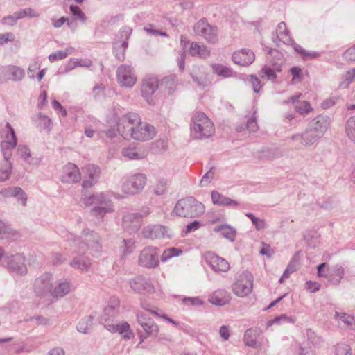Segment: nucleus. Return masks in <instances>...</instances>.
I'll use <instances>...</instances> for the list:
<instances>
[{
	"mask_svg": "<svg viewBox=\"0 0 355 355\" xmlns=\"http://www.w3.org/2000/svg\"><path fill=\"white\" fill-rule=\"evenodd\" d=\"M118 131L124 137L138 141H147L156 134L155 127L141 121L137 114H128L122 116L118 123Z\"/></svg>",
	"mask_w": 355,
	"mask_h": 355,
	"instance_id": "obj_1",
	"label": "nucleus"
},
{
	"mask_svg": "<svg viewBox=\"0 0 355 355\" xmlns=\"http://www.w3.org/2000/svg\"><path fill=\"white\" fill-rule=\"evenodd\" d=\"M119 302L118 300L110 301L104 309L101 318V322L105 328L112 333H119L125 340H129L132 334L129 324L126 322L114 323L113 320L118 315Z\"/></svg>",
	"mask_w": 355,
	"mask_h": 355,
	"instance_id": "obj_2",
	"label": "nucleus"
},
{
	"mask_svg": "<svg viewBox=\"0 0 355 355\" xmlns=\"http://www.w3.org/2000/svg\"><path fill=\"white\" fill-rule=\"evenodd\" d=\"M174 213L183 217H198L205 211V207L202 203L190 197L180 200L175 206Z\"/></svg>",
	"mask_w": 355,
	"mask_h": 355,
	"instance_id": "obj_3",
	"label": "nucleus"
},
{
	"mask_svg": "<svg viewBox=\"0 0 355 355\" xmlns=\"http://www.w3.org/2000/svg\"><path fill=\"white\" fill-rule=\"evenodd\" d=\"M191 131L197 139L209 137L214 133V125L204 113L198 112L193 119Z\"/></svg>",
	"mask_w": 355,
	"mask_h": 355,
	"instance_id": "obj_4",
	"label": "nucleus"
},
{
	"mask_svg": "<svg viewBox=\"0 0 355 355\" xmlns=\"http://www.w3.org/2000/svg\"><path fill=\"white\" fill-rule=\"evenodd\" d=\"M254 277L249 272H243L239 275L232 284V291L238 297L248 295L252 291Z\"/></svg>",
	"mask_w": 355,
	"mask_h": 355,
	"instance_id": "obj_5",
	"label": "nucleus"
},
{
	"mask_svg": "<svg viewBox=\"0 0 355 355\" xmlns=\"http://www.w3.org/2000/svg\"><path fill=\"white\" fill-rule=\"evenodd\" d=\"M137 322L142 327L145 334H139L140 343L149 336H157L159 332L157 324L146 313L142 311L137 312Z\"/></svg>",
	"mask_w": 355,
	"mask_h": 355,
	"instance_id": "obj_6",
	"label": "nucleus"
},
{
	"mask_svg": "<svg viewBox=\"0 0 355 355\" xmlns=\"http://www.w3.org/2000/svg\"><path fill=\"white\" fill-rule=\"evenodd\" d=\"M159 250L153 246L144 248L139 257V264L146 268H155L158 266L159 260Z\"/></svg>",
	"mask_w": 355,
	"mask_h": 355,
	"instance_id": "obj_7",
	"label": "nucleus"
},
{
	"mask_svg": "<svg viewBox=\"0 0 355 355\" xmlns=\"http://www.w3.org/2000/svg\"><path fill=\"white\" fill-rule=\"evenodd\" d=\"M195 33L208 42L216 43L218 41V31L214 26L209 25L206 20L200 19L193 26Z\"/></svg>",
	"mask_w": 355,
	"mask_h": 355,
	"instance_id": "obj_8",
	"label": "nucleus"
},
{
	"mask_svg": "<svg viewBox=\"0 0 355 355\" xmlns=\"http://www.w3.org/2000/svg\"><path fill=\"white\" fill-rule=\"evenodd\" d=\"M146 177L143 174H135L130 176L122 184L124 194H135L141 191L145 186Z\"/></svg>",
	"mask_w": 355,
	"mask_h": 355,
	"instance_id": "obj_9",
	"label": "nucleus"
},
{
	"mask_svg": "<svg viewBox=\"0 0 355 355\" xmlns=\"http://www.w3.org/2000/svg\"><path fill=\"white\" fill-rule=\"evenodd\" d=\"M53 275L49 272H44L35 280L34 290L38 295L52 294Z\"/></svg>",
	"mask_w": 355,
	"mask_h": 355,
	"instance_id": "obj_10",
	"label": "nucleus"
},
{
	"mask_svg": "<svg viewBox=\"0 0 355 355\" xmlns=\"http://www.w3.org/2000/svg\"><path fill=\"white\" fill-rule=\"evenodd\" d=\"M329 125L330 119L327 115L320 114L312 119V140L322 137Z\"/></svg>",
	"mask_w": 355,
	"mask_h": 355,
	"instance_id": "obj_11",
	"label": "nucleus"
},
{
	"mask_svg": "<svg viewBox=\"0 0 355 355\" xmlns=\"http://www.w3.org/2000/svg\"><path fill=\"white\" fill-rule=\"evenodd\" d=\"M129 286L137 293H153L155 291L151 281L142 276H137L130 279Z\"/></svg>",
	"mask_w": 355,
	"mask_h": 355,
	"instance_id": "obj_12",
	"label": "nucleus"
},
{
	"mask_svg": "<svg viewBox=\"0 0 355 355\" xmlns=\"http://www.w3.org/2000/svg\"><path fill=\"white\" fill-rule=\"evenodd\" d=\"M117 80L122 87H131L137 82V76L131 67L121 65L117 70Z\"/></svg>",
	"mask_w": 355,
	"mask_h": 355,
	"instance_id": "obj_13",
	"label": "nucleus"
},
{
	"mask_svg": "<svg viewBox=\"0 0 355 355\" xmlns=\"http://www.w3.org/2000/svg\"><path fill=\"white\" fill-rule=\"evenodd\" d=\"M8 269L17 275H26L27 268L25 264V257L21 254H16L6 258Z\"/></svg>",
	"mask_w": 355,
	"mask_h": 355,
	"instance_id": "obj_14",
	"label": "nucleus"
},
{
	"mask_svg": "<svg viewBox=\"0 0 355 355\" xmlns=\"http://www.w3.org/2000/svg\"><path fill=\"white\" fill-rule=\"evenodd\" d=\"M205 260L216 272H226L230 269L229 263L223 258L213 252L205 254Z\"/></svg>",
	"mask_w": 355,
	"mask_h": 355,
	"instance_id": "obj_15",
	"label": "nucleus"
},
{
	"mask_svg": "<svg viewBox=\"0 0 355 355\" xmlns=\"http://www.w3.org/2000/svg\"><path fill=\"white\" fill-rule=\"evenodd\" d=\"M3 141L1 147L3 150L13 149L17 146V137L13 128L9 123H7L1 132Z\"/></svg>",
	"mask_w": 355,
	"mask_h": 355,
	"instance_id": "obj_16",
	"label": "nucleus"
},
{
	"mask_svg": "<svg viewBox=\"0 0 355 355\" xmlns=\"http://www.w3.org/2000/svg\"><path fill=\"white\" fill-rule=\"evenodd\" d=\"M83 173L84 174L83 187L87 188L91 187L99 175V168L94 164H89L83 168Z\"/></svg>",
	"mask_w": 355,
	"mask_h": 355,
	"instance_id": "obj_17",
	"label": "nucleus"
},
{
	"mask_svg": "<svg viewBox=\"0 0 355 355\" xmlns=\"http://www.w3.org/2000/svg\"><path fill=\"white\" fill-rule=\"evenodd\" d=\"M232 60L239 65L247 66L254 62V54L249 50H240L234 53Z\"/></svg>",
	"mask_w": 355,
	"mask_h": 355,
	"instance_id": "obj_18",
	"label": "nucleus"
},
{
	"mask_svg": "<svg viewBox=\"0 0 355 355\" xmlns=\"http://www.w3.org/2000/svg\"><path fill=\"white\" fill-rule=\"evenodd\" d=\"M62 181L75 182L80 179V173L78 167L73 164H68L63 168Z\"/></svg>",
	"mask_w": 355,
	"mask_h": 355,
	"instance_id": "obj_19",
	"label": "nucleus"
},
{
	"mask_svg": "<svg viewBox=\"0 0 355 355\" xmlns=\"http://www.w3.org/2000/svg\"><path fill=\"white\" fill-rule=\"evenodd\" d=\"M230 294L224 289H218L209 297V302L217 306H224L229 303Z\"/></svg>",
	"mask_w": 355,
	"mask_h": 355,
	"instance_id": "obj_20",
	"label": "nucleus"
},
{
	"mask_svg": "<svg viewBox=\"0 0 355 355\" xmlns=\"http://www.w3.org/2000/svg\"><path fill=\"white\" fill-rule=\"evenodd\" d=\"M0 193L6 198L17 197L18 202L21 205H26L27 196L23 190L18 187L8 188L1 191Z\"/></svg>",
	"mask_w": 355,
	"mask_h": 355,
	"instance_id": "obj_21",
	"label": "nucleus"
},
{
	"mask_svg": "<svg viewBox=\"0 0 355 355\" xmlns=\"http://www.w3.org/2000/svg\"><path fill=\"white\" fill-rule=\"evenodd\" d=\"M158 88V80L156 77L148 76L144 79L141 92L146 98L151 96Z\"/></svg>",
	"mask_w": 355,
	"mask_h": 355,
	"instance_id": "obj_22",
	"label": "nucleus"
},
{
	"mask_svg": "<svg viewBox=\"0 0 355 355\" xmlns=\"http://www.w3.org/2000/svg\"><path fill=\"white\" fill-rule=\"evenodd\" d=\"M189 53L192 56H198L200 58H207L209 54V50L203 44H200L196 42H191L189 49Z\"/></svg>",
	"mask_w": 355,
	"mask_h": 355,
	"instance_id": "obj_23",
	"label": "nucleus"
},
{
	"mask_svg": "<svg viewBox=\"0 0 355 355\" xmlns=\"http://www.w3.org/2000/svg\"><path fill=\"white\" fill-rule=\"evenodd\" d=\"M70 264L76 269L80 270L82 271H87L92 263L87 257L85 256H79L74 257Z\"/></svg>",
	"mask_w": 355,
	"mask_h": 355,
	"instance_id": "obj_24",
	"label": "nucleus"
},
{
	"mask_svg": "<svg viewBox=\"0 0 355 355\" xmlns=\"http://www.w3.org/2000/svg\"><path fill=\"white\" fill-rule=\"evenodd\" d=\"M345 270L343 266H336L329 271L328 278L329 281L334 284H339L341 279L343 278Z\"/></svg>",
	"mask_w": 355,
	"mask_h": 355,
	"instance_id": "obj_25",
	"label": "nucleus"
},
{
	"mask_svg": "<svg viewBox=\"0 0 355 355\" xmlns=\"http://www.w3.org/2000/svg\"><path fill=\"white\" fill-rule=\"evenodd\" d=\"M214 231L220 232L221 236L227 239L228 241L233 242L236 236V231L228 225H220L214 227Z\"/></svg>",
	"mask_w": 355,
	"mask_h": 355,
	"instance_id": "obj_26",
	"label": "nucleus"
},
{
	"mask_svg": "<svg viewBox=\"0 0 355 355\" xmlns=\"http://www.w3.org/2000/svg\"><path fill=\"white\" fill-rule=\"evenodd\" d=\"M257 333L256 330L248 329L245 331L243 336V340L245 345L252 348H257L259 345L257 342Z\"/></svg>",
	"mask_w": 355,
	"mask_h": 355,
	"instance_id": "obj_27",
	"label": "nucleus"
},
{
	"mask_svg": "<svg viewBox=\"0 0 355 355\" xmlns=\"http://www.w3.org/2000/svg\"><path fill=\"white\" fill-rule=\"evenodd\" d=\"M335 317L339 323L342 322L350 329L355 328V319L352 315L343 312H336Z\"/></svg>",
	"mask_w": 355,
	"mask_h": 355,
	"instance_id": "obj_28",
	"label": "nucleus"
},
{
	"mask_svg": "<svg viewBox=\"0 0 355 355\" xmlns=\"http://www.w3.org/2000/svg\"><path fill=\"white\" fill-rule=\"evenodd\" d=\"M211 199L214 205H218L220 206L236 205V203L234 202L232 200L221 195L220 193L216 191H212Z\"/></svg>",
	"mask_w": 355,
	"mask_h": 355,
	"instance_id": "obj_29",
	"label": "nucleus"
},
{
	"mask_svg": "<svg viewBox=\"0 0 355 355\" xmlns=\"http://www.w3.org/2000/svg\"><path fill=\"white\" fill-rule=\"evenodd\" d=\"M70 290H71L70 283L67 281H64V282H60L57 285V286L53 290H52L51 295H53L54 297H61L64 296L67 293H69Z\"/></svg>",
	"mask_w": 355,
	"mask_h": 355,
	"instance_id": "obj_30",
	"label": "nucleus"
},
{
	"mask_svg": "<svg viewBox=\"0 0 355 355\" xmlns=\"http://www.w3.org/2000/svg\"><path fill=\"white\" fill-rule=\"evenodd\" d=\"M334 355H352L351 347L344 343H338L333 346Z\"/></svg>",
	"mask_w": 355,
	"mask_h": 355,
	"instance_id": "obj_31",
	"label": "nucleus"
},
{
	"mask_svg": "<svg viewBox=\"0 0 355 355\" xmlns=\"http://www.w3.org/2000/svg\"><path fill=\"white\" fill-rule=\"evenodd\" d=\"M277 35L280 41L284 43L290 41L289 32L284 22H280L277 28Z\"/></svg>",
	"mask_w": 355,
	"mask_h": 355,
	"instance_id": "obj_32",
	"label": "nucleus"
},
{
	"mask_svg": "<svg viewBox=\"0 0 355 355\" xmlns=\"http://www.w3.org/2000/svg\"><path fill=\"white\" fill-rule=\"evenodd\" d=\"M94 318L90 315L82 319L77 324V330L83 334H87L93 324Z\"/></svg>",
	"mask_w": 355,
	"mask_h": 355,
	"instance_id": "obj_33",
	"label": "nucleus"
},
{
	"mask_svg": "<svg viewBox=\"0 0 355 355\" xmlns=\"http://www.w3.org/2000/svg\"><path fill=\"white\" fill-rule=\"evenodd\" d=\"M124 156L128 157L130 159H139L146 157L144 151L141 152L140 150L136 148H126L123 152Z\"/></svg>",
	"mask_w": 355,
	"mask_h": 355,
	"instance_id": "obj_34",
	"label": "nucleus"
},
{
	"mask_svg": "<svg viewBox=\"0 0 355 355\" xmlns=\"http://www.w3.org/2000/svg\"><path fill=\"white\" fill-rule=\"evenodd\" d=\"M123 225L126 228H138L140 225V218L135 215H127L123 218Z\"/></svg>",
	"mask_w": 355,
	"mask_h": 355,
	"instance_id": "obj_35",
	"label": "nucleus"
},
{
	"mask_svg": "<svg viewBox=\"0 0 355 355\" xmlns=\"http://www.w3.org/2000/svg\"><path fill=\"white\" fill-rule=\"evenodd\" d=\"M12 170L11 163L8 157H5L2 168L0 171V180L5 181L8 179Z\"/></svg>",
	"mask_w": 355,
	"mask_h": 355,
	"instance_id": "obj_36",
	"label": "nucleus"
},
{
	"mask_svg": "<svg viewBox=\"0 0 355 355\" xmlns=\"http://www.w3.org/2000/svg\"><path fill=\"white\" fill-rule=\"evenodd\" d=\"M212 69L214 73L224 78L230 77L232 75V71L230 68L221 64H214Z\"/></svg>",
	"mask_w": 355,
	"mask_h": 355,
	"instance_id": "obj_37",
	"label": "nucleus"
},
{
	"mask_svg": "<svg viewBox=\"0 0 355 355\" xmlns=\"http://www.w3.org/2000/svg\"><path fill=\"white\" fill-rule=\"evenodd\" d=\"M72 48L61 50L51 53L49 56V60L53 62L59 60H63L67 57L68 55L72 53Z\"/></svg>",
	"mask_w": 355,
	"mask_h": 355,
	"instance_id": "obj_38",
	"label": "nucleus"
},
{
	"mask_svg": "<svg viewBox=\"0 0 355 355\" xmlns=\"http://www.w3.org/2000/svg\"><path fill=\"white\" fill-rule=\"evenodd\" d=\"M345 130L347 137L355 143V116L347 120Z\"/></svg>",
	"mask_w": 355,
	"mask_h": 355,
	"instance_id": "obj_39",
	"label": "nucleus"
},
{
	"mask_svg": "<svg viewBox=\"0 0 355 355\" xmlns=\"http://www.w3.org/2000/svg\"><path fill=\"white\" fill-rule=\"evenodd\" d=\"M182 253L180 249L176 248H170L164 250L161 257V261L165 262L173 257H178Z\"/></svg>",
	"mask_w": 355,
	"mask_h": 355,
	"instance_id": "obj_40",
	"label": "nucleus"
},
{
	"mask_svg": "<svg viewBox=\"0 0 355 355\" xmlns=\"http://www.w3.org/2000/svg\"><path fill=\"white\" fill-rule=\"evenodd\" d=\"M17 19H24L25 17H37L39 16L38 12L32 8H26L15 13Z\"/></svg>",
	"mask_w": 355,
	"mask_h": 355,
	"instance_id": "obj_41",
	"label": "nucleus"
},
{
	"mask_svg": "<svg viewBox=\"0 0 355 355\" xmlns=\"http://www.w3.org/2000/svg\"><path fill=\"white\" fill-rule=\"evenodd\" d=\"M17 19H24L25 17H37L39 16L38 12L32 8H26L15 13Z\"/></svg>",
	"mask_w": 355,
	"mask_h": 355,
	"instance_id": "obj_42",
	"label": "nucleus"
},
{
	"mask_svg": "<svg viewBox=\"0 0 355 355\" xmlns=\"http://www.w3.org/2000/svg\"><path fill=\"white\" fill-rule=\"evenodd\" d=\"M246 216L250 218L253 225L256 227L258 230H262L266 227V223L263 219L257 218L250 213L246 214Z\"/></svg>",
	"mask_w": 355,
	"mask_h": 355,
	"instance_id": "obj_43",
	"label": "nucleus"
},
{
	"mask_svg": "<svg viewBox=\"0 0 355 355\" xmlns=\"http://www.w3.org/2000/svg\"><path fill=\"white\" fill-rule=\"evenodd\" d=\"M293 82H300L303 79L304 73L298 67H293L290 69Z\"/></svg>",
	"mask_w": 355,
	"mask_h": 355,
	"instance_id": "obj_44",
	"label": "nucleus"
},
{
	"mask_svg": "<svg viewBox=\"0 0 355 355\" xmlns=\"http://www.w3.org/2000/svg\"><path fill=\"white\" fill-rule=\"evenodd\" d=\"M10 78L14 80H20L24 76V71L17 67H11L9 69Z\"/></svg>",
	"mask_w": 355,
	"mask_h": 355,
	"instance_id": "obj_45",
	"label": "nucleus"
},
{
	"mask_svg": "<svg viewBox=\"0 0 355 355\" xmlns=\"http://www.w3.org/2000/svg\"><path fill=\"white\" fill-rule=\"evenodd\" d=\"M300 265V252H296L290 262L288 263L287 268H288L292 271L295 272L297 270Z\"/></svg>",
	"mask_w": 355,
	"mask_h": 355,
	"instance_id": "obj_46",
	"label": "nucleus"
},
{
	"mask_svg": "<svg viewBox=\"0 0 355 355\" xmlns=\"http://www.w3.org/2000/svg\"><path fill=\"white\" fill-rule=\"evenodd\" d=\"M70 10L72 15L76 17L77 19H80L81 21L84 22L86 21V16L82 12L81 9L77 6H71Z\"/></svg>",
	"mask_w": 355,
	"mask_h": 355,
	"instance_id": "obj_47",
	"label": "nucleus"
},
{
	"mask_svg": "<svg viewBox=\"0 0 355 355\" xmlns=\"http://www.w3.org/2000/svg\"><path fill=\"white\" fill-rule=\"evenodd\" d=\"M261 73H263V75H261L262 78H266L268 80H275L277 77L275 71L266 66L262 68Z\"/></svg>",
	"mask_w": 355,
	"mask_h": 355,
	"instance_id": "obj_48",
	"label": "nucleus"
},
{
	"mask_svg": "<svg viewBox=\"0 0 355 355\" xmlns=\"http://www.w3.org/2000/svg\"><path fill=\"white\" fill-rule=\"evenodd\" d=\"M296 110L302 114H308L310 111V104L309 101H303L299 102L298 105H296Z\"/></svg>",
	"mask_w": 355,
	"mask_h": 355,
	"instance_id": "obj_49",
	"label": "nucleus"
},
{
	"mask_svg": "<svg viewBox=\"0 0 355 355\" xmlns=\"http://www.w3.org/2000/svg\"><path fill=\"white\" fill-rule=\"evenodd\" d=\"M338 99H339L338 97H336V96L330 97L329 98H327L322 102L321 107L323 110L329 109V108L333 107L334 105H335L336 104V103L338 102Z\"/></svg>",
	"mask_w": 355,
	"mask_h": 355,
	"instance_id": "obj_50",
	"label": "nucleus"
},
{
	"mask_svg": "<svg viewBox=\"0 0 355 355\" xmlns=\"http://www.w3.org/2000/svg\"><path fill=\"white\" fill-rule=\"evenodd\" d=\"M183 302L186 304L193 305V306H200V305H202L204 304L203 300L202 299H200L199 297H184L183 299Z\"/></svg>",
	"mask_w": 355,
	"mask_h": 355,
	"instance_id": "obj_51",
	"label": "nucleus"
},
{
	"mask_svg": "<svg viewBox=\"0 0 355 355\" xmlns=\"http://www.w3.org/2000/svg\"><path fill=\"white\" fill-rule=\"evenodd\" d=\"M249 82L251 83L252 87L255 92H259L261 88V83L254 76H250L248 78Z\"/></svg>",
	"mask_w": 355,
	"mask_h": 355,
	"instance_id": "obj_52",
	"label": "nucleus"
},
{
	"mask_svg": "<svg viewBox=\"0 0 355 355\" xmlns=\"http://www.w3.org/2000/svg\"><path fill=\"white\" fill-rule=\"evenodd\" d=\"M17 154L19 157H21L22 159H24L25 161H28V158L30 157V150L26 146H21L19 147L17 149Z\"/></svg>",
	"mask_w": 355,
	"mask_h": 355,
	"instance_id": "obj_53",
	"label": "nucleus"
},
{
	"mask_svg": "<svg viewBox=\"0 0 355 355\" xmlns=\"http://www.w3.org/2000/svg\"><path fill=\"white\" fill-rule=\"evenodd\" d=\"M343 57L347 61H355V45L348 49L343 53Z\"/></svg>",
	"mask_w": 355,
	"mask_h": 355,
	"instance_id": "obj_54",
	"label": "nucleus"
},
{
	"mask_svg": "<svg viewBox=\"0 0 355 355\" xmlns=\"http://www.w3.org/2000/svg\"><path fill=\"white\" fill-rule=\"evenodd\" d=\"M166 182L163 180H160L155 185V192L159 195L163 194L166 191Z\"/></svg>",
	"mask_w": 355,
	"mask_h": 355,
	"instance_id": "obj_55",
	"label": "nucleus"
},
{
	"mask_svg": "<svg viewBox=\"0 0 355 355\" xmlns=\"http://www.w3.org/2000/svg\"><path fill=\"white\" fill-rule=\"evenodd\" d=\"M219 334L223 340H227L230 336V328L226 325L221 326L219 329Z\"/></svg>",
	"mask_w": 355,
	"mask_h": 355,
	"instance_id": "obj_56",
	"label": "nucleus"
},
{
	"mask_svg": "<svg viewBox=\"0 0 355 355\" xmlns=\"http://www.w3.org/2000/svg\"><path fill=\"white\" fill-rule=\"evenodd\" d=\"M201 227V224L200 222L195 220L189 224H188L186 227L185 234H189L191 232H194L198 230Z\"/></svg>",
	"mask_w": 355,
	"mask_h": 355,
	"instance_id": "obj_57",
	"label": "nucleus"
},
{
	"mask_svg": "<svg viewBox=\"0 0 355 355\" xmlns=\"http://www.w3.org/2000/svg\"><path fill=\"white\" fill-rule=\"evenodd\" d=\"M14 40L15 36L12 33L1 34L0 35V45L6 43L8 41H13Z\"/></svg>",
	"mask_w": 355,
	"mask_h": 355,
	"instance_id": "obj_58",
	"label": "nucleus"
},
{
	"mask_svg": "<svg viewBox=\"0 0 355 355\" xmlns=\"http://www.w3.org/2000/svg\"><path fill=\"white\" fill-rule=\"evenodd\" d=\"M40 64L37 61H34L28 67V73L30 74V77L33 78L35 77L34 73L40 69Z\"/></svg>",
	"mask_w": 355,
	"mask_h": 355,
	"instance_id": "obj_59",
	"label": "nucleus"
},
{
	"mask_svg": "<svg viewBox=\"0 0 355 355\" xmlns=\"http://www.w3.org/2000/svg\"><path fill=\"white\" fill-rule=\"evenodd\" d=\"M17 19L15 17V15H10L3 18L2 23L5 25L12 26L16 24Z\"/></svg>",
	"mask_w": 355,
	"mask_h": 355,
	"instance_id": "obj_60",
	"label": "nucleus"
},
{
	"mask_svg": "<svg viewBox=\"0 0 355 355\" xmlns=\"http://www.w3.org/2000/svg\"><path fill=\"white\" fill-rule=\"evenodd\" d=\"M327 267V264L326 263H323L318 266V275L319 277H328L329 272L327 273L326 271Z\"/></svg>",
	"mask_w": 355,
	"mask_h": 355,
	"instance_id": "obj_61",
	"label": "nucleus"
},
{
	"mask_svg": "<svg viewBox=\"0 0 355 355\" xmlns=\"http://www.w3.org/2000/svg\"><path fill=\"white\" fill-rule=\"evenodd\" d=\"M35 320L37 321L38 324L49 325L50 324V320L43 316H35L31 318V320Z\"/></svg>",
	"mask_w": 355,
	"mask_h": 355,
	"instance_id": "obj_62",
	"label": "nucleus"
},
{
	"mask_svg": "<svg viewBox=\"0 0 355 355\" xmlns=\"http://www.w3.org/2000/svg\"><path fill=\"white\" fill-rule=\"evenodd\" d=\"M134 245H122L121 248V251L122 253L123 257L127 256L128 254H131L133 250H135V248H133Z\"/></svg>",
	"mask_w": 355,
	"mask_h": 355,
	"instance_id": "obj_63",
	"label": "nucleus"
},
{
	"mask_svg": "<svg viewBox=\"0 0 355 355\" xmlns=\"http://www.w3.org/2000/svg\"><path fill=\"white\" fill-rule=\"evenodd\" d=\"M48 354L49 355H65L64 349L60 347L51 349Z\"/></svg>",
	"mask_w": 355,
	"mask_h": 355,
	"instance_id": "obj_64",
	"label": "nucleus"
}]
</instances>
